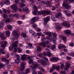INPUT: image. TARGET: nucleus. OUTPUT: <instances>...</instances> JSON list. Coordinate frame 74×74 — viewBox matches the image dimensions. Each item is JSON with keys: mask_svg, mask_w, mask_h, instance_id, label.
Segmentation results:
<instances>
[{"mask_svg": "<svg viewBox=\"0 0 74 74\" xmlns=\"http://www.w3.org/2000/svg\"><path fill=\"white\" fill-rule=\"evenodd\" d=\"M21 35L24 38H26V40L27 41H30V38H29L28 37H26V34H24V33H22L21 34Z\"/></svg>", "mask_w": 74, "mask_h": 74, "instance_id": "5", "label": "nucleus"}, {"mask_svg": "<svg viewBox=\"0 0 74 74\" xmlns=\"http://www.w3.org/2000/svg\"><path fill=\"white\" fill-rule=\"evenodd\" d=\"M1 59L3 62H8L10 61L9 60H7L6 58H2Z\"/></svg>", "mask_w": 74, "mask_h": 74, "instance_id": "18", "label": "nucleus"}, {"mask_svg": "<svg viewBox=\"0 0 74 74\" xmlns=\"http://www.w3.org/2000/svg\"><path fill=\"white\" fill-rule=\"evenodd\" d=\"M37 51L38 52H40L41 51V47L40 46H37Z\"/></svg>", "mask_w": 74, "mask_h": 74, "instance_id": "21", "label": "nucleus"}, {"mask_svg": "<svg viewBox=\"0 0 74 74\" xmlns=\"http://www.w3.org/2000/svg\"><path fill=\"white\" fill-rule=\"evenodd\" d=\"M32 13L34 15H36L37 14V12L34 11Z\"/></svg>", "mask_w": 74, "mask_h": 74, "instance_id": "61", "label": "nucleus"}, {"mask_svg": "<svg viewBox=\"0 0 74 74\" xmlns=\"http://www.w3.org/2000/svg\"><path fill=\"white\" fill-rule=\"evenodd\" d=\"M39 69L40 70H41V71H43V72L45 71V70L43 68H42L41 66H39L38 67Z\"/></svg>", "mask_w": 74, "mask_h": 74, "instance_id": "34", "label": "nucleus"}, {"mask_svg": "<svg viewBox=\"0 0 74 74\" xmlns=\"http://www.w3.org/2000/svg\"><path fill=\"white\" fill-rule=\"evenodd\" d=\"M40 66V65L39 64H38L37 63H36L34 64V65L33 66V67H33V66L31 65L30 66V67H31L32 69L33 70L34 69V68H36L37 67H38V66Z\"/></svg>", "mask_w": 74, "mask_h": 74, "instance_id": "10", "label": "nucleus"}, {"mask_svg": "<svg viewBox=\"0 0 74 74\" xmlns=\"http://www.w3.org/2000/svg\"><path fill=\"white\" fill-rule=\"evenodd\" d=\"M47 35H48V36L46 37L47 39L49 40L51 42H53V41H55L56 40V33H54L53 34V36H52L51 35V33H49L47 32Z\"/></svg>", "mask_w": 74, "mask_h": 74, "instance_id": "1", "label": "nucleus"}, {"mask_svg": "<svg viewBox=\"0 0 74 74\" xmlns=\"http://www.w3.org/2000/svg\"><path fill=\"white\" fill-rule=\"evenodd\" d=\"M17 23L19 25H21V24H22V22L20 21H18L17 22Z\"/></svg>", "mask_w": 74, "mask_h": 74, "instance_id": "57", "label": "nucleus"}, {"mask_svg": "<svg viewBox=\"0 0 74 74\" xmlns=\"http://www.w3.org/2000/svg\"><path fill=\"white\" fill-rule=\"evenodd\" d=\"M6 22H10V18H7L6 20H5Z\"/></svg>", "mask_w": 74, "mask_h": 74, "instance_id": "50", "label": "nucleus"}, {"mask_svg": "<svg viewBox=\"0 0 74 74\" xmlns=\"http://www.w3.org/2000/svg\"><path fill=\"white\" fill-rule=\"evenodd\" d=\"M20 66L21 67V71H23V70H25V63L23 62L21 64Z\"/></svg>", "mask_w": 74, "mask_h": 74, "instance_id": "8", "label": "nucleus"}, {"mask_svg": "<svg viewBox=\"0 0 74 74\" xmlns=\"http://www.w3.org/2000/svg\"><path fill=\"white\" fill-rule=\"evenodd\" d=\"M58 60H59L58 58L55 57H53L50 59V61H51V62H53V61H58Z\"/></svg>", "mask_w": 74, "mask_h": 74, "instance_id": "13", "label": "nucleus"}, {"mask_svg": "<svg viewBox=\"0 0 74 74\" xmlns=\"http://www.w3.org/2000/svg\"><path fill=\"white\" fill-rule=\"evenodd\" d=\"M7 43V42L6 41H3L1 42V43L4 44L2 45L1 44V46L3 48H5V46H6V44Z\"/></svg>", "mask_w": 74, "mask_h": 74, "instance_id": "15", "label": "nucleus"}, {"mask_svg": "<svg viewBox=\"0 0 74 74\" xmlns=\"http://www.w3.org/2000/svg\"><path fill=\"white\" fill-rule=\"evenodd\" d=\"M55 69V66H53V67L50 69L49 71L50 73H53V71H54Z\"/></svg>", "mask_w": 74, "mask_h": 74, "instance_id": "19", "label": "nucleus"}, {"mask_svg": "<svg viewBox=\"0 0 74 74\" xmlns=\"http://www.w3.org/2000/svg\"><path fill=\"white\" fill-rule=\"evenodd\" d=\"M44 22L46 23H47L49 21V17L47 16L44 19Z\"/></svg>", "mask_w": 74, "mask_h": 74, "instance_id": "17", "label": "nucleus"}, {"mask_svg": "<svg viewBox=\"0 0 74 74\" xmlns=\"http://www.w3.org/2000/svg\"><path fill=\"white\" fill-rule=\"evenodd\" d=\"M64 13H65V14L67 15V16H71V13H69L67 12V11L66 10H64Z\"/></svg>", "mask_w": 74, "mask_h": 74, "instance_id": "20", "label": "nucleus"}, {"mask_svg": "<svg viewBox=\"0 0 74 74\" xmlns=\"http://www.w3.org/2000/svg\"><path fill=\"white\" fill-rule=\"evenodd\" d=\"M42 34L41 32L37 33V35L38 36H41Z\"/></svg>", "mask_w": 74, "mask_h": 74, "instance_id": "41", "label": "nucleus"}, {"mask_svg": "<svg viewBox=\"0 0 74 74\" xmlns=\"http://www.w3.org/2000/svg\"><path fill=\"white\" fill-rule=\"evenodd\" d=\"M44 43L46 45H48L49 44V41L46 40L44 42Z\"/></svg>", "mask_w": 74, "mask_h": 74, "instance_id": "45", "label": "nucleus"}, {"mask_svg": "<svg viewBox=\"0 0 74 74\" xmlns=\"http://www.w3.org/2000/svg\"><path fill=\"white\" fill-rule=\"evenodd\" d=\"M64 32L65 34H71V32L69 30H65Z\"/></svg>", "mask_w": 74, "mask_h": 74, "instance_id": "22", "label": "nucleus"}, {"mask_svg": "<svg viewBox=\"0 0 74 74\" xmlns=\"http://www.w3.org/2000/svg\"><path fill=\"white\" fill-rule=\"evenodd\" d=\"M3 16L4 18H5L7 17V14L5 13H3Z\"/></svg>", "mask_w": 74, "mask_h": 74, "instance_id": "52", "label": "nucleus"}, {"mask_svg": "<svg viewBox=\"0 0 74 74\" xmlns=\"http://www.w3.org/2000/svg\"><path fill=\"white\" fill-rule=\"evenodd\" d=\"M18 42H19L18 41H15L14 42V43H13L12 45V47H13V48H16V47H17V44H18Z\"/></svg>", "mask_w": 74, "mask_h": 74, "instance_id": "11", "label": "nucleus"}, {"mask_svg": "<svg viewBox=\"0 0 74 74\" xmlns=\"http://www.w3.org/2000/svg\"><path fill=\"white\" fill-rule=\"evenodd\" d=\"M58 48L59 49H61L62 48V47L60 45L58 47Z\"/></svg>", "mask_w": 74, "mask_h": 74, "instance_id": "60", "label": "nucleus"}, {"mask_svg": "<svg viewBox=\"0 0 74 74\" xmlns=\"http://www.w3.org/2000/svg\"><path fill=\"white\" fill-rule=\"evenodd\" d=\"M28 45L30 47V48H34V47L33 46V44H32L29 43L28 44Z\"/></svg>", "mask_w": 74, "mask_h": 74, "instance_id": "38", "label": "nucleus"}, {"mask_svg": "<svg viewBox=\"0 0 74 74\" xmlns=\"http://www.w3.org/2000/svg\"><path fill=\"white\" fill-rule=\"evenodd\" d=\"M23 11H28L29 8H22Z\"/></svg>", "mask_w": 74, "mask_h": 74, "instance_id": "30", "label": "nucleus"}, {"mask_svg": "<svg viewBox=\"0 0 74 74\" xmlns=\"http://www.w3.org/2000/svg\"><path fill=\"white\" fill-rule=\"evenodd\" d=\"M69 45L71 46V47H73L74 46V44L73 43H69Z\"/></svg>", "mask_w": 74, "mask_h": 74, "instance_id": "58", "label": "nucleus"}, {"mask_svg": "<svg viewBox=\"0 0 74 74\" xmlns=\"http://www.w3.org/2000/svg\"><path fill=\"white\" fill-rule=\"evenodd\" d=\"M27 56V55L25 54L22 55L21 57L22 60H26Z\"/></svg>", "mask_w": 74, "mask_h": 74, "instance_id": "9", "label": "nucleus"}, {"mask_svg": "<svg viewBox=\"0 0 74 74\" xmlns=\"http://www.w3.org/2000/svg\"><path fill=\"white\" fill-rule=\"evenodd\" d=\"M4 23L3 22H1L0 23V29L2 28V27H3V25H4Z\"/></svg>", "mask_w": 74, "mask_h": 74, "instance_id": "29", "label": "nucleus"}, {"mask_svg": "<svg viewBox=\"0 0 74 74\" xmlns=\"http://www.w3.org/2000/svg\"><path fill=\"white\" fill-rule=\"evenodd\" d=\"M57 29L58 30H61L62 29V27L60 25H58L57 27Z\"/></svg>", "mask_w": 74, "mask_h": 74, "instance_id": "40", "label": "nucleus"}, {"mask_svg": "<svg viewBox=\"0 0 74 74\" xmlns=\"http://www.w3.org/2000/svg\"><path fill=\"white\" fill-rule=\"evenodd\" d=\"M7 27L9 30H12V27L10 25H7Z\"/></svg>", "mask_w": 74, "mask_h": 74, "instance_id": "28", "label": "nucleus"}, {"mask_svg": "<svg viewBox=\"0 0 74 74\" xmlns=\"http://www.w3.org/2000/svg\"><path fill=\"white\" fill-rule=\"evenodd\" d=\"M3 14H5L7 12V10L6 9H3Z\"/></svg>", "mask_w": 74, "mask_h": 74, "instance_id": "59", "label": "nucleus"}, {"mask_svg": "<svg viewBox=\"0 0 74 74\" xmlns=\"http://www.w3.org/2000/svg\"><path fill=\"white\" fill-rule=\"evenodd\" d=\"M29 64H32V63H33V60H32V59H30L29 60Z\"/></svg>", "mask_w": 74, "mask_h": 74, "instance_id": "49", "label": "nucleus"}, {"mask_svg": "<svg viewBox=\"0 0 74 74\" xmlns=\"http://www.w3.org/2000/svg\"><path fill=\"white\" fill-rule=\"evenodd\" d=\"M42 64L43 66H46L47 65V63H46V62L45 61L43 60L42 62Z\"/></svg>", "mask_w": 74, "mask_h": 74, "instance_id": "33", "label": "nucleus"}, {"mask_svg": "<svg viewBox=\"0 0 74 74\" xmlns=\"http://www.w3.org/2000/svg\"><path fill=\"white\" fill-rule=\"evenodd\" d=\"M70 67V64H67L64 67V69L65 70H67L68 69H69V68Z\"/></svg>", "mask_w": 74, "mask_h": 74, "instance_id": "16", "label": "nucleus"}, {"mask_svg": "<svg viewBox=\"0 0 74 74\" xmlns=\"http://www.w3.org/2000/svg\"><path fill=\"white\" fill-rule=\"evenodd\" d=\"M32 27L34 28H36V27H37V25L36 24H34L33 25Z\"/></svg>", "mask_w": 74, "mask_h": 74, "instance_id": "46", "label": "nucleus"}, {"mask_svg": "<svg viewBox=\"0 0 74 74\" xmlns=\"http://www.w3.org/2000/svg\"><path fill=\"white\" fill-rule=\"evenodd\" d=\"M62 39L63 41H66V38L65 36H63L62 38Z\"/></svg>", "mask_w": 74, "mask_h": 74, "instance_id": "53", "label": "nucleus"}, {"mask_svg": "<svg viewBox=\"0 0 74 74\" xmlns=\"http://www.w3.org/2000/svg\"><path fill=\"white\" fill-rule=\"evenodd\" d=\"M71 74H74V70L71 71Z\"/></svg>", "mask_w": 74, "mask_h": 74, "instance_id": "64", "label": "nucleus"}, {"mask_svg": "<svg viewBox=\"0 0 74 74\" xmlns=\"http://www.w3.org/2000/svg\"><path fill=\"white\" fill-rule=\"evenodd\" d=\"M46 4L47 6H49V5L50 4V2L49 1H46Z\"/></svg>", "mask_w": 74, "mask_h": 74, "instance_id": "42", "label": "nucleus"}, {"mask_svg": "<svg viewBox=\"0 0 74 74\" xmlns=\"http://www.w3.org/2000/svg\"><path fill=\"white\" fill-rule=\"evenodd\" d=\"M42 41H45V38L44 37V35L43 34H42Z\"/></svg>", "mask_w": 74, "mask_h": 74, "instance_id": "32", "label": "nucleus"}, {"mask_svg": "<svg viewBox=\"0 0 74 74\" xmlns=\"http://www.w3.org/2000/svg\"><path fill=\"white\" fill-rule=\"evenodd\" d=\"M10 8L12 10H13L12 12L13 13L16 12V11L18 9L16 5L15 4H13L10 6Z\"/></svg>", "mask_w": 74, "mask_h": 74, "instance_id": "3", "label": "nucleus"}, {"mask_svg": "<svg viewBox=\"0 0 74 74\" xmlns=\"http://www.w3.org/2000/svg\"><path fill=\"white\" fill-rule=\"evenodd\" d=\"M35 17L33 18L32 19H31V21H30V23H31V24H34V23L35 22Z\"/></svg>", "mask_w": 74, "mask_h": 74, "instance_id": "23", "label": "nucleus"}, {"mask_svg": "<svg viewBox=\"0 0 74 74\" xmlns=\"http://www.w3.org/2000/svg\"><path fill=\"white\" fill-rule=\"evenodd\" d=\"M38 56L40 57V58H41L42 56V54L40 53L38 55Z\"/></svg>", "mask_w": 74, "mask_h": 74, "instance_id": "51", "label": "nucleus"}, {"mask_svg": "<svg viewBox=\"0 0 74 74\" xmlns=\"http://www.w3.org/2000/svg\"><path fill=\"white\" fill-rule=\"evenodd\" d=\"M32 58V57L30 56H28L27 57V59H28V60H29V59H30V58Z\"/></svg>", "mask_w": 74, "mask_h": 74, "instance_id": "62", "label": "nucleus"}, {"mask_svg": "<svg viewBox=\"0 0 74 74\" xmlns=\"http://www.w3.org/2000/svg\"><path fill=\"white\" fill-rule=\"evenodd\" d=\"M34 10H35V11H36V10H38V8H37V7H36V6L34 5Z\"/></svg>", "mask_w": 74, "mask_h": 74, "instance_id": "44", "label": "nucleus"}, {"mask_svg": "<svg viewBox=\"0 0 74 74\" xmlns=\"http://www.w3.org/2000/svg\"><path fill=\"white\" fill-rule=\"evenodd\" d=\"M4 66H5L4 64H3L1 63L0 64V69H1V68H3V67H4Z\"/></svg>", "mask_w": 74, "mask_h": 74, "instance_id": "36", "label": "nucleus"}, {"mask_svg": "<svg viewBox=\"0 0 74 74\" xmlns=\"http://www.w3.org/2000/svg\"><path fill=\"white\" fill-rule=\"evenodd\" d=\"M4 33L3 34H1L0 35V38L1 40H5V37L4 36Z\"/></svg>", "mask_w": 74, "mask_h": 74, "instance_id": "12", "label": "nucleus"}, {"mask_svg": "<svg viewBox=\"0 0 74 74\" xmlns=\"http://www.w3.org/2000/svg\"><path fill=\"white\" fill-rule=\"evenodd\" d=\"M20 61H21V60L19 58L15 60V62L17 64L19 63H20Z\"/></svg>", "mask_w": 74, "mask_h": 74, "instance_id": "25", "label": "nucleus"}, {"mask_svg": "<svg viewBox=\"0 0 74 74\" xmlns=\"http://www.w3.org/2000/svg\"><path fill=\"white\" fill-rule=\"evenodd\" d=\"M25 5L24 4V3H21V2L19 3V6L21 8H22V7H25Z\"/></svg>", "mask_w": 74, "mask_h": 74, "instance_id": "24", "label": "nucleus"}, {"mask_svg": "<svg viewBox=\"0 0 74 74\" xmlns=\"http://www.w3.org/2000/svg\"><path fill=\"white\" fill-rule=\"evenodd\" d=\"M30 70H29V69H28L26 70V73H19V74H27L28 73H29V71Z\"/></svg>", "mask_w": 74, "mask_h": 74, "instance_id": "27", "label": "nucleus"}, {"mask_svg": "<svg viewBox=\"0 0 74 74\" xmlns=\"http://www.w3.org/2000/svg\"><path fill=\"white\" fill-rule=\"evenodd\" d=\"M41 29L39 28H37V32H41Z\"/></svg>", "mask_w": 74, "mask_h": 74, "instance_id": "55", "label": "nucleus"}, {"mask_svg": "<svg viewBox=\"0 0 74 74\" xmlns=\"http://www.w3.org/2000/svg\"><path fill=\"white\" fill-rule=\"evenodd\" d=\"M10 1H9V0H6L5 3V4H7V5H8L9 4H10Z\"/></svg>", "mask_w": 74, "mask_h": 74, "instance_id": "39", "label": "nucleus"}, {"mask_svg": "<svg viewBox=\"0 0 74 74\" xmlns=\"http://www.w3.org/2000/svg\"><path fill=\"white\" fill-rule=\"evenodd\" d=\"M56 67V69L57 71H59L60 70V66L58 65L57 66H55V68Z\"/></svg>", "mask_w": 74, "mask_h": 74, "instance_id": "35", "label": "nucleus"}, {"mask_svg": "<svg viewBox=\"0 0 74 74\" xmlns=\"http://www.w3.org/2000/svg\"><path fill=\"white\" fill-rule=\"evenodd\" d=\"M12 35L14 36H15L16 38H18L19 36L20 35V34L18 33H17L16 31H14L12 32Z\"/></svg>", "mask_w": 74, "mask_h": 74, "instance_id": "6", "label": "nucleus"}, {"mask_svg": "<svg viewBox=\"0 0 74 74\" xmlns=\"http://www.w3.org/2000/svg\"><path fill=\"white\" fill-rule=\"evenodd\" d=\"M69 4L68 3H64L62 4V5L65 8L69 10L71 8V5H69Z\"/></svg>", "mask_w": 74, "mask_h": 74, "instance_id": "4", "label": "nucleus"}, {"mask_svg": "<svg viewBox=\"0 0 74 74\" xmlns=\"http://www.w3.org/2000/svg\"><path fill=\"white\" fill-rule=\"evenodd\" d=\"M47 55L48 57H51V53L49 52L47 53Z\"/></svg>", "mask_w": 74, "mask_h": 74, "instance_id": "43", "label": "nucleus"}, {"mask_svg": "<svg viewBox=\"0 0 74 74\" xmlns=\"http://www.w3.org/2000/svg\"><path fill=\"white\" fill-rule=\"evenodd\" d=\"M33 74H37V72L35 71H33Z\"/></svg>", "mask_w": 74, "mask_h": 74, "instance_id": "63", "label": "nucleus"}, {"mask_svg": "<svg viewBox=\"0 0 74 74\" xmlns=\"http://www.w3.org/2000/svg\"><path fill=\"white\" fill-rule=\"evenodd\" d=\"M61 73L62 74H66V73L65 71H61Z\"/></svg>", "mask_w": 74, "mask_h": 74, "instance_id": "47", "label": "nucleus"}, {"mask_svg": "<svg viewBox=\"0 0 74 74\" xmlns=\"http://www.w3.org/2000/svg\"><path fill=\"white\" fill-rule=\"evenodd\" d=\"M61 25L63 26H66L67 27H70V25L69 23L63 22L61 24Z\"/></svg>", "mask_w": 74, "mask_h": 74, "instance_id": "7", "label": "nucleus"}, {"mask_svg": "<svg viewBox=\"0 0 74 74\" xmlns=\"http://www.w3.org/2000/svg\"><path fill=\"white\" fill-rule=\"evenodd\" d=\"M42 59L43 60H47V62H48V58H47L45 56H43L42 57Z\"/></svg>", "mask_w": 74, "mask_h": 74, "instance_id": "31", "label": "nucleus"}, {"mask_svg": "<svg viewBox=\"0 0 74 74\" xmlns=\"http://www.w3.org/2000/svg\"><path fill=\"white\" fill-rule=\"evenodd\" d=\"M6 35L8 36H9L10 35V32L8 31H7L6 32Z\"/></svg>", "mask_w": 74, "mask_h": 74, "instance_id": "37", "label": "nucleus"}, {"mask_svg": "<svg viewBox=\"0 0 74 74\" xmlns=\"http://www.w3.org/2000/svg\"><path fill=\"white\" fill-rule=\"evenodd\" d=\"M13 48H14V47H12H12H9V50H10V51H12V49H13Z\"/></svg>", "mask_w": 74, "mask_h": 74, "instance_id": "56", "label": "nucleus"}, {"mask_svg": "<svg viewBox=\"0 0 74 74\" xmlns=\"http://www.w3.org/2000/svg\"><path fill=\"white\" fill-rule=\"evenodd\" d=\"M66 58L68 60H69L71 59V58L70 57H69L68 56H66Z\"/></svg>", "mask_w": 74, "mask_h": 74, "instance_id": "48", "label": "nucleus"}, {"mask_svg": "<svg viewBox=\"0 0 74 74\" xmlns=\"http://www.w3.org/2000/svg\"><path fill=\"white\" fill-rule=\"evenodd\" d=\"M18 1L19 0H15V3L16 4H19V2H18Z\"/></svg>", "mask_w": 74, "mask_h": 74, "instance_id": "54", "label": "nucleus"}, {"mask_svg": "<svg viewBox=\"0 0 74 74\" xmlns=\"http://www.w3.org/2000/svg\"><path fill=\"white\" fill-rule=\"evenodd\" d=\"M40 45H42L43 48H45L46 47V44L44 42L40 43Z\"/></svg>", "mask_w": 74, "mask_h": 74, "instance_id": "26", "label": "nucleus"}, {"mask_svg": "<svg viewBox=\"0 0 74 74\" xmlns=\"http://www.w3.org/2000/svg\"><path fill=\"white\" fill-rule=\"evenodd\" d=\"M19 16V14H12L9 15V17H10L11 18H12L13 16H16V17H18Z\"/></svg>", "mask_w": 74, "mask_h": 74, "instance_id": "14", "label": "nucleus"}, {"mask_svg": "<svg viewBox=\"0 0 74 74\" xmlns=\"http://www.w3.org/2000/svg\"><path fill=\"white\" fill-rule=\"evenodd\" d=\"M42 14L45 16L46 15V14L47 15H50V14H51V13L49 11H39L38 13V15H41Z\"/></svg>", "mask_w": 74, "mask_h": 74, "instance_id": "2", "label": "nucleus"}]
</instances>
